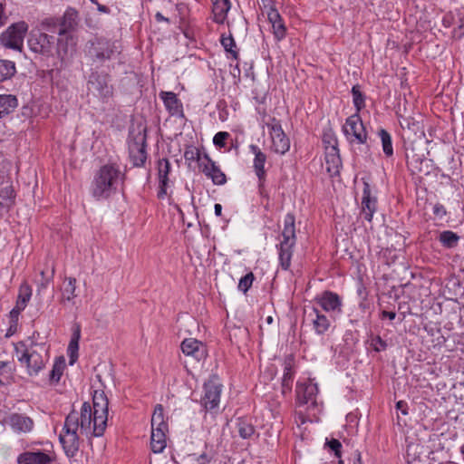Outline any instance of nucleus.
Here are the masks:
<instances>
[{
	"label": "nucleus",
	"mask_w": 464,
	"mask_h": 464,
	"mask_svg": "<svg viewBox=\"0 0 464 464\" xmlns=\"http://www.w3.org/2000/svg\"><path fill=\"white\" fill-rule=\"evenodd\" d=\"M109 401L103 392H95L92 406L89 402L82 405L80 413L72 411L65 419L63 432L60 434V442L65 454L72 458L76 456L80 448V433L85 435L90 440L92 449V437H102L107 427Z\"/></svg>",
	"instance_id": "1"
},
{
	"label": "nucleus",
	"mask_w": 464,
	"mask_h": 464,
	"mask_svg": "<svg viewBox=\"0 0 464 464\" xmlns=\"http://www.w3.org/2000/svg\"><path fill=\"white\" fill-rule=\"evenodd\" d=\"M13 345L14 355L26 368L29 376L37 375L49 361L48 351L44 343H37L28 338Z\"/></svg>",
	"instance_id": "2"
},
{
	"label": "nucleus",
	"mask_w": 464,
	"mask_h": 464,
	"mask_svg": "<svg viewBox=\"0 0 464 464\" xmlns=\"http://www.w3.org/2000/svg\"><path fill=\"white\" fill-rule=\"evenodd\" d=\"M124 175L115 165L107 164L102 166L95 174L92 194L97 200L106 199L117 189L120 181H122Z\"/></svg>",
	"instance_id": "3"
},
{
	"label": "nucleus",
	"mask_w": 464,
	"mask_h": 464,
	"mask_svg": "<svg viewBox=\"0 0 464 464\" xmlns=\"http://www.w3.org/2000/svg\"><path fill=\"white\" fill-rule=\"evenodd\" d=\"M283 240L278 246L279 262L284 270H287L291 266L293 247L295 245V216L287 214L284 220V229L282 232Z\"/></svg>",
	"instance_id": "4"
},
{
	"label": "nucleus",
	"mask_w": 464,
	"mask_h": 464,
	"mask_svg": "<svg viewBox=\"0 0 464 464\" xmlns=\"http://www.w3.org/2000/svg\"><path fill=\"white\" fill-rule=\"evenodd\" d=\"M28 28L29 26L24 21L12 24L0 34V44L6 48L22 52Z\"/></svg>",
	"instance_id": "5"
},
{
	"label": "nucleus",
	"mask_w": 464,
	"mask_h": 464,
	"mask_svg": "<svg viewBox=\"0 0 464 464\" xmlns=\"http://www.w3.org/2000/svg\"><path fill=\"white\" fill-rule=\"evenodd\" d=\"M343 131L351 144H364L367 141V131L358 113L346 119Z\"/></svg>",
	"instance_id": "6"
},
{
	"label": "nucleus",
	"mask_w": 464,
	"mask_h": 464,
	"mask_svg": "<svg viewBox=\"0 0 464 464\" xmlns=\"http://www.w3.org/2000/svg\"><path fill=\"white\" fill-rule=\"evenodd\" d=\"M116 52L115 44L104 38H96L91 41L88 48L89 56L94 63H99L111 59Z\"/></svg>",
	"instance_id": "7"
},
{
	"label": "nucleus",
	"mask_w": 464,
	"mask_h": 464,
	"mask_svg": "<svg viewBox=\"0 0 464 464\" xmlns=\"http://www.w3.org/2000/svg\"><path fill=\"white\" fill-rule=\"evenodd\" d=\"M130 159L135 167H141L147 160L146 133L139 131L130 133L129 140Z\"/></svg>",
	"instance_id": "8"
},
{
	"label": "nucleus",
	"mask_w": 464,
	"mask_h": 464,
	"mask_svg": "<svg viewBox=\"0 0 464 464\" xmlns=\"http://www.w3.org/2000/svg\"><path fill=\"white\" fill-rule=\"evenodd\" d=\"M267 127L272 139V150L276 153L285 154L290 149V141L281 124L276 119H272L271 122L267 123Z\"/></svg>",
	"instance_id": "9"
},
{
	"label": "nucleus",
	"mask_w": 464,
	"mask_h": 464,
	"mask_svg": "<svg viewBox=\"0 0 464 464\" xmlns=\"http://www.w3.org/2000/svg\"><path fill=\"white\" fill-rule=\"evenodd\" d=\"M314 302L333 318L342 314L343 302L336 293L324 291L314 298Z\"/></svg>",
	"instance_id": "10"
},
{
	"label": "nucleus",
	"mask_w": 464,
	"mask_h": 464,
	"mask_svg": "<svg viewBox=\"0 0 464 464\" xmlns=\"http://www.w3.org/2000/svg\"><path fill=\"white\" fill-rule=\"evenodd\" d=\"M53 37L40 31L33 30L28 37L27 44L31 51L45 54L51 52Z\"/></svg>",
	"instance_id": "11"
},
{
	"label": "nucleus",
	"mask_w": 464,
	"mask_h": 464,
	"mask_svg": "<svg viewBox=\"0 0 464 464\" xmlns=\"http://www.w3.org/2000/svg\"><path fill=\"white\" fill-rule=\"evenodd\" d=\"M5 423L15 433H28L34 429V420L27 415L14 412L9 414L5 420Z\"/></svg>",
	"instance_id": "12"
},
{
	"label": "nucleus",
	"mask_w": 464,
	"mask_h": 464,
	"mask_svg": "<svg viewBox=\"0 0 464 464\" xmlns=\"http://www.w3.org/2000/svg\"><path fill=\"white\" fill-rule=\"evenodd\" d=\"M88 83L90 89L103 100L112 95V86L109 84L108 75L92 73Z\"/></svg>",
	"instance_id": "13"
},
{
	"label": "nucleus",
	"mask_w": 464,
	"mask_h": 464,
	"mask_svg": "<svg viewBox=\"0 0 464 464\" xmlns=\"http://www.w3.org/2000/svg\"><path fill=\"white\" fill-rule=\"evenodd\" d=\"M205 394L201 399L202 405L207 410L218 407L221 394V385L214 381H208L204 385Z\"/></svg>",
	"instance_id": "14"
},
{
	"label": "nucleus",
	"mask_w": 464,
	"mask_h": 464,
	"mask_svg": "<svg viewBox=\"0 0 464 464\" xmlns=\"http://www.w3.org/2000/svg\"><path fill=\"white\" fill-rule=\"evenodd\" d=\"M182 353L199 362L207 357V349L203 343L194 338H187L181 343Z\"/></svg>",
	"instance_id": "15"
},
{
	"label": "nucleus",
	"mask_w": 464,
	"mask_h": 464,
	"mask_svg": "<svg viewBox=\"0 0 464 464\" xmlns=\"http://www.w3.org/2000/svg\"><path fill=\"white\" fill-rule=\"evenodd\" d=\"M318 393V387L316 383L304 382L299 383L296 387V401L299 405H304L311 402L315 404V398Z\"/></svg>",
	"instance_id": "16"
},
{
	"label": "nucleus",
	"mask_w": 464,
	"mask_h": 464,
	"mask_svg": "<svg viewBox=\"0 0 464 464\" xmlns=\"http://www.w3.org/2000/svg\"><path fill=\"white\" fill-rule=\"evenodd\" d=\"M377 208L376 198L372 197L370 184L363 181L362 199V215L364 219L372 221L374 212Z\"/></svg>",
	"instance_id": "17"
},
{
	"label": "nucleus",
	"mask_w": 464,
	"mask_h": 464,
	"mask_svg": "<svg viewBox=\"0 0 464 464\" xmlns=\"http://www.w3.org/2000/svg\"><path fill=\"white\" fill-rule=\"evenodd\" d=\"M266 11L267 19L272 25L273 34L277 40H282L286 34V28L278 11L273 5L264 8Z\"/></svg>",
	"instance_id": "18"
},
{
	"label": "nucleus",
	"mask_w": 464,
	"mask_h": 464,
	"mask_svg": "<svg viewBox=\"0 0 464 464\" xmlns=\"http://www.w3.org/2000/svg\"><path fill=\"white\" fill-rule=\"evenodd\" d=\"M207 163L200 164L202 172L215 185H223L227 181L226 175L223 171L216 165V163L206 154L204 156Z\"/></svg>",
	"instance_id": "19"
},
{
	"label": "nucleus",
	"mask_w": 464,
	"mask_h": 464,
	"mask_svg": "<svg viewBox=\"0 0 464 464\" xmlns=\"http://www.w3.org/2000/svg\"><path fill=\"white\" fill-rule=\"evenodd\" d=\"M249 150L255 155L253 168L256 175L258 178L259 187H262L266 177V171L265 169L266 155L264 152H262L261 150L255 144H251L249 146Z\"/></svg>",
	"instance_id": "20"
},
{
	"label": "nucleus",
	"mask_w": 464,
	"mask_h": 464,
	"mask_svg": "<svg viewBox=\"0 0 464 464\" xmlns=\"http://www.w3.org/2000/svg\"><path fill=\"white\" fill-rule=\"evenodd\" d=\"M170 171V163L168 159L163 158L158 160V178H159V191L158 198L162 199L167 195V187L169 183V173Z\"/></svg>",
	"instance_id": "21"
},
{
	"label": "nucleus",
	"mask_w": 464,
	"mask_h": 464,
	"mask_svg": "<svg viewBox=\"0 0 464 464\" xmlns=\"http://www.w3.org/2000/svg\"><path fill=\"white\" fill-rule=\"evenodd\" d=\"M79 22V14L73 8H68L60 23V29L58 34L60 35L66 34L70 32L76 30Z\"/></svg>",
	"instance_id": "22"
},
{
	"label": "nucleus",
	"mask_w": 464,
	"mask_h": 464,
	"mask_svg": "<svg viewBox=\"0 0 464 464\" xmlns=\"http://www.w3.org/2000/svg\"><path fill=\"white\" fill-rule=\"evenodd\" d=\"M160 97L164 102L167 111L173 116L183 115V106L177 95L172 92H161Z\"/></svg>",
	"instance_id": "23"
},
{
	"label": "nucleus",
	"mask_w": 464,
	"mask_h": 464,
	"mask_svg": "<svg viewBox=\"0 0 464 464\" xmlns=\"http://www.w3.org/2000/svg\"><path fill=\"white\" fill-rule=\"evenodd\" d=\"M52 458L43 451H26L17 457V464H51Z\"/></svg>",
	"instance_id": "24"
},
{
	"label": "nucleus",
	"mask_w": 464,
	"mask_h": 464,
	"mask_svg": "<svg viewBox=\"0 0 464 464\" xmlns=\"http://www.w3.org/2000/svg\"><path fill=\"white\" fill-rule=\"evenodd\" d=\"M325 165L326 170L331 176L339 174L341 158L338 148L332 147L330 148V150L325 151Z\"/></svg>",
	"instance_id": "25"
},
{
	"label": "nucleus",
	"mask_w": 464,
	"mask_h": 464,
	"mask_svg": "<svg viewBox=\"0 0 464 464\" xmlns=\"http://www.w3.org/2000/svg\"><path fill=\"white\" fill-rule=\"evenodd\" d=\"M309 316H313L312 324L317 334H323L329 329L331 325L330 320L326 315L321 314L317 308L313 307Z\"/></svg>",
	"instance_id": "26"
},
{
	"label": "nucleus",
	"mask_w": 464,
	"mask_h": 464,
	"mask_svg": "<svg viewBox=\"0 0 464 464\" xmlns=\"http://www.w3.org/2000/svg\"><path fill=\"white\" fill-rule=\"evenodd\" d=\"M81 338V326L75 324L72 326V338L69 343L67 353L70 359V364H73L78 358L79 341Z\"/></svg>",
	"instance_id": "27"
},
{
	"label": "nucleus",
	"mask_w": 464,
	"mask_h": 464,
	"mask_svg": "<svg viewBox=\"0 0 464 464\" xmlns=\"http://www.w3.org/2000/svg\"><path fill=\"white\" fill-rule=\"evenodd\" d=\"M230 9L229 0H216L213 3L212 13L214 21L218 24H223L226 20L227 14Z\"/></svg>",
	"instance_id": "28"
},
{
	"label": "nucleus",
	"mask_w": 464,
	"mask_h": 464,
	"mask_svg": "<svg viewBox=\"0 0 464 464\" xmlns=\"http://www.w3.org/2000/svg\"><path fill=\"white\" fill-rule=\"evenodd\" d=\"M65 359L63 356L57 357L49 373V382L52 385L57 384L65 369Z\"/></svg>",
	"instance_id": "29"
},
{
	"label": "nucleus",
	"mask_w": 464,
	"mask_h": 464,
	"mask_svg": "<svg viewBox=\"0 0 464 464\" xmlns=\"http://www.w3.org/2000/svg\"><path fill=\"white\" fill-rule=\"evenodd\" d=\"M17 106V99L13 95H0V119L12 112Z\"/></svg>",
	"instance_id": "30"
},
{
	"label": "nucleus",
	"mask_w": 464,
	"mask_h": 464,
	"mask_svg": "<svg viewBox=\"0 0 464 464\" xmlns=\"http://www.w3.org/2000/svg\"><path fill=\"white\" fill-rule=\"evenodd\" d=\"M150 446L154 453L162 452L166 448V433L151 430Z\"/></svg>",
	"instance_id": "31"
},
{
	"label": "nucleus",
	"mask_w": 464,
	"mask_h": 464,
	"mask_svg": "<svg viewBox=\"0 0 464 464\" xmlns=\"http://www.w3.org/2000/svg\"><path fill=\"white\" fill-rule=\"evenodd\" d=\"M31 296V286L26 282L23 283L19 287L18 296L16 300V305H18V308H22L24 310Z\"/></svg>",
	"instance_id": "32"
},
{
	"label": "nucleus",
	"mask_w": 464,
	"mask_h": 464,
	"mask_svg": "<svg viewBox=\"0 0 464 464\" xmlns=\"http://www.w3.org/2000/svg\"><path fill=\"white\" fill-rule=\"evenodd\" d=\"M76 279L74 277H68L65 279L62 293L63 299L66 301H72L77 296L76 293Z\"/></svg>",
	"instance_id": "33"
},
{
	"label": "nucleus",
	"mask_w": 464,
	"mask_h": 464,
	"mask_svg": "<svg viewBox=\"0 0 464 464\" xmlns=\"http://www.w3.org/2000/svg\"><path fill=\"white\" fill-rule=\"evenodd\" d=\"M16 72L15 64L12 61L0 60V82L13 77Z\"/></svg>",
	"instance_id": "34"
},
{
	"label": "nucleus",
	"mask_w": 464,
	"mask_h": 464,
	"mask_svg": "<svg viewBox=\"0 0 464 464\" xmlns=\"http://www.w3.org/2000/svg\"><path fill=\"white\" fill-rule=\"evenodd\" d=\"M14 192L12 187H6L0 191V210H7L14 203Z\"/></svg>",
	"instance_id": "35"
},
{
	"label": "nucleus",
	"mask_w": 464,
	"mask_h": 464,
	"mask_svg": "<svg viewBox=\"0 0 464 464\" xmlns=\"http://www.w3.org/2000/svg\"><path fill=\"white\" fill-rule=\"evenodd\" d=\"M220 43L227 53H230L233 59L238 58V52L237 50L236 42L231 34L228 35L222 34Z\"/></svg>",
	"instance_id": "36"
},
{
	"label": "nucleus",
	"mask_w": 464,
	"mask_h": 464,
	"mask_svg": "<svg viewBox=\"0 0 464 464\" xmlns=\"http://www.w3.org/2000/svg\"><path fill=\"white\" fill-rule=\"evenodd\" d=\"M459 240V237L456 233L450 230L443 231L440 235V243L448 248L456 246Z\"/></svg>",
	"instance_id": "37"
},
{
	"label": "nucleus",
	"mask_w": 464,
	"mask_h": 464,
	"mask_svg": "<svg viewBox=\"0 0 464 464\" xmlns=\"http://www.w3.org/2000/svg\"><path fill=\"white\" fill-rule=\"evenodd\" d=\"M379 136L382 140V150H383L384 154L387 157H392L393 155V148H392L391 135L384 129H381L379 130Z\"/></svg>",
	"instance_id": "38"
},
{
	"label": "nucleus",
	"mask_w": 464,
	"mask_h": 464,
	"mask_svg": "<svg viewBox=\"0 0 464 464\" xmlns=\"http://www.w3.org/2000/svg\"><path fill=\"white\" fill-rule=\"evenodd\" d=\"M400 124L403 129L411 130L414 132L420 131L421 133H423V130L420 121H417L414 119L401 117V119L400 120Z\"/></svg>",
	"instance_id": "39"
},
{
	"label": "nucleus",
	"mask_w": 464,
	"mask_h": 464,
	"mask_svg": "<svg viewBox=\"0 0 464 464\" xmlns=\"http://www.w3.org/2000/svg\"><path fill=\"white\" fill-rule=\"evenodd\" d=\"M352 93L353 98V104L357 110V111H360L364 106V97L360 91V87L358 85H354L352 88Z\"/></svg>",
	"instance_id": "40"
},
{
	"label": "nucleus",
	"mask_w": 464,
	"mask_h": 464,
	"mask_svg": "<svg viewBox=\"0 0 464 464\" xmlns=\"http://www.w3.org/2000/svg\"><path fill=\"white\" fill-rule=\"evenodd\" d=\"M294 378V372L292 371V366L290 363H285L284 369V375L282 379V386L284 389H291L292 382Z\"/></svg>",
	"instance_id": "41"
},
{
	"label": "nucleus",
	"mask_w": 464,
	"mask_h": 464,
	"mask_svg": "<svg viewBox=\"0 0 464 464\" xmlns=\"http://www.w3.org/2000/svg\"><path fill=\"white\" fill-rule=\"evenodd\" d=\"M237 427H238V433H239L240 437L243 439L250 438L255 432L254 427L251 424H249L244 420H240L237 424Z\"/></svg>",
	"instance_id": "42"
},
{
	"label": "nucleus",
	"mask_w": 464,
	"mask_h": 464,
	"mask_svg": "<svg viewBox=\"0 0 464 464\" xmlns=\"http://www.w3.org/2000/svg\"><path fill=\"white\" fill-rule=\"evenodd\" d=\"M14 371L13 362L0 361V383H3L2 378H8Z\"/></svg>",
	"instance_id": "43"
},
{
	"label": "nucleus",
	"mask_w": 464,
	"mask_h": 464,
	"mask_svg": "<svg viewBox=\"0 0 464 464\" xmlns=\"http://www.w3.org/2000/svg\"><path fill=\"white\" fill-rule=\"evenodd\" d=\"M254 278L255 277L252 272L246 274L239 280L238 289L244 293H246L247 290L251 287Z\"/></svg>",
	"instance_id": "44"
},
{
	"label": "nucleus",
	"mask_w": 464,
	"mask_h": 464,
	"mask_svg": "<svg viewBox=\"0 0 464 464\" xmlns=\"http://www.w3.org/2000/svg\"><path fill=\"white\" fill-rule=\"evenodd\" d=\"M164 420L163 407L161 404H157L154 409V412L151 417V427H154L155 424H160Z\"/></svg>",
	"instance_id": "45"
},
{
	"label": "nucleus",
	"mask_w": 464,
	"mask_h": 464,
	"mask_svg": "<svg viewBox=\"0 0 464 464\" xmlns=\"http://www.w3.org/2000/svg\"><path fill=\"white\" fill-rule=\"evenodd\" d=\"M323 142L324 143L325 145V151L326 150H330V148L332 147H335V148H338L337 145H338V142H337V140L336 138L334 136L333 133L331 132H328V133H324V137H323Z\"/></svg>",
	"instance_id": "46"
},
{
	"label": "nucleus",
	"mask_w": 464,
	"mask_h": 464,
	"mask_svg": "<svg viewBox=\"0 0 464 464\" xmlns=\"http://www.w3.org/2000/svg\"><path fill=\"white\" fill-rule=\"evenodd\" d=\"M229 134L226 131L218 132L213 138V143L219 148H224L226 145V140L228 138Z\"/></svg>",
	"instance_id": "47"
},
{
	"label": "nucleus",
	"mask_w": 464,
	"mask_h": 464,
	"mask_svg": "<svg viewBox=\"0 0 464 464\" xmlns=\"http://www.w3.org/2000/svg\"><path fill=\"white\" fill-rule=\"evenodd\" d=\"M454 32L459 37L464 36V6L459 11V25Z\"/></svg>",
	"instance_id": "48"
},
{
	"label": "nucleus",
	"mask_w": 464,
	"mask_h": 464,
	"mask_svg": "<svg viewBox=\"0 0 464 464\" xmlns=\"http://www.w3.org/2000/svg\"><path fill=\"white\" fill-rule=\"evenodd\" d=\"M326 445L334 452V455L338 458L341 457V442L336 439H332L326 441Z\"/></svg>",
	"instance_id": "49"
},
{
	"label": "nucleus",
	"mask_w": 464,
	"mask_h": 464,
	"mask_svg": "<svg viewBox=\"0 0 464 464\" xmlns=\"http://www.w3.org/2000/svg\"><path fill=\"white\" fill-rule=\"evenodd\" d=\"M184 157L188 161L199 160V151L196 148H189L185 150Z\"/></svg>",
	"instance_id": "50"
},
{
	"label": "nucleus",
	"mask_w": 464,
	"mask_h": 464,
	"mask_svg": "<svg viewBox=\"0 0 464 464\" xmlns=\"http://www.w3.org/2000/svg\"><path fill=\"white\" fill-rule=\"evenodd\" d=\"M22 311H24V309L18 308V305L15 304V306L9 313L10 323L17 324L18 317Z\"/></svg>",
	"instance_id": "51"
},
{
	"label": "nucleus",
	"mask_w": 464,
	"mask_h": 464,
	"mask_svg": "<svg viewBox=\"0 0 464 464\" xmlns=\"http://www.w3.org/2000/svg\"><path fill=\"white\" fill-rule=\"evenodd\" d=\"M7 21L5 14V7L4 4H0V27L4 26Z\"/></svg>",
	"instance_id": "52"
},
{
	"label": "nucleus",
	"mask_w": 464,
	"mask_h": 464,
	"mask_svg": "<svg viewBox=\"0 0 464 464\" xmlns=\"http://www.w3.org/2000/svg\"><path fill=\"white\" fill-rule=\"evenodd\" d=\"M151 430L161 431L166 433L168 431V424L165 421H163L160 424H155L154 427H151Z\"/></svg>",
	"instance_id": "53"
},
{
	"label": "nucleus",
	"mask_w": 464,
	"mask_h": 464,
	"mask_svg": "<svg viewBox=\"0 0 464 464\" xmlns=\"http://www.w3.org/2000/svg\"><path fill=\"white\" fill-rule=\"evenodd\" d=\"M197 460L199 462V464H208L210 462L211 457L206 453H202L198 457Z\"/></svg>",
	"instance_id": "54"
},
{
	"label": "nucleus",
	"mask_w": 464,
	"mask_h": 464,
	"mask_svg": "<svg viewBox=\"0 0 464 464\" xmlns=\"http://www.w3.org/2000/svg\"><path fill=\"white\" fill-rule=\"evenodd\" d=\"M397 410H400L403 415H406L407 412V403L403 401H399L396 403Z\"/></svg>",
	"instance_id": "55"
},
{
	"label": "nucleus",
	"mask_w": 464,
	"mask_h": 464,
	"mask_svg": "<svg viewBox=\"0 0 464 464\" xmlns=\"http://www.w3.org/2000/svg\"><path fill=\"white\" fill-rule=\"evenodd\" d=\"M50 276H47V278L42 279L41 283L38 285V291H41L42 289H44L47 287L49 282H50Z\"/></svg>",
	"instance_id": "56"
},
{
	"label": "nucleus",
	"mask_w": 464,
	"mask_h": 464,
	"mask_svg": "<svg viewBox=\"0 0 464 464\" xmlns=\"http://www.w3.org/2000/svg\"><path fill=\"white\" fill-rule=\"evenodd\" d=\"M17 324L10 323V326L5 334L6 337L13 335L16 332Z\"/></svg>",
	"instance_id": "57"
},
{
	"label": "nucleus",
	"mask_w": 464,
	"mask_h": 464,
	"mask_svg": "<svg viewBox=\"0 0 464 464\" xmlns=\"http://www.w3.org/2000/svg\"><path fill=\"white\" fill-rule=\"evenodd\" d=\"M382 318H389L390 320H393L396 317V314L394 312L382 311Z\"/></svg>",
	"instance_id": "58"
},
{
	"label": "nucleus",
	"mask_w": 464,
	"mask_h": 464,
	"mask_svg": "<svg viewBox=\"0 0 464 464\" xmlns=\"http://www.w3.org/2000/svg\"><path fill=\"white\" fill-rule=\"evenodd\" d=\"M434 213L436 215H445L446 214V211L443 208V206H440V205H437L434 207Z\"/></svg>",
	"instance_id": "59"
},
{
	"label": "nucleus",
	"mask_w": 464,
	"mask_h": 464,
	"mask_svg": "<svg viewBox=\"0 0 464 464\" xmlns=\"http://www.w3.org/2000/svg\"><path fill=\"white\" fill-rule=\"evenodd\" d=\"M96 5H97V9H98L99 12L104 13V14H109L110 13V9L106 5H101L99 3Z\"/></svg>",
	"instance_id": "60"
},
{
	"label": "nucleus",
	"mask_w": 464,
	"mask_h": 464,
	"mask_svg": "<svg viewBox=\"0 0 464 464\" xmlns=\"http://www.w3.org/2000/svg\"><path fill=\"white\" fill-rule=\"evenodd\" d=\"M155 18L158 22H163V21H166V22H169V19L164 17L162 15L161 13L158 12L156 14H155Z\"/></svg>",
	"instance_id": "61"
},
{
	"label": "nucleus",
	"mask_w": 464,
	"mask_h": 464,
	"mask_svg": "<svg viewBox=\"0 0 464 464\" xmlns=\"http://www.w3.org/2000/svg\"><path fill=\"white\" fill-rule=\"evenodd\" d=\"M275 0H260L263 8H266L267 6H270L274 4Z\"/></svg>",
	"instance_id": "62"
},
{
	"label": "nucleus",
	"mask_w": 464,
	"mask_h": 464,
	"mask_svg": "<svg viewBox=\"0 0 464 464\" xmlns=\"http://www.w3.org/2000/svg\"><path fill=\"white\" fill-rule=\"evenodd\" d=\"M214 209H215V214L218 217L221 216L222 206L220 204H216L215 207H214Z\"/></svg>",
	"instance_id": "63"
},
{
	"label": "nucleus",
	"mask_w": 464,
	"mask_h": 464,
	"mask_svg": "<svg viewBox=\"0 0 464 464\" xmlns=\"http://www.w3.org/2000/svg\"><path fill=\"white\" fill-rule=\"evenodd\" d=\"M377 340H378L379 344H381L382 347L384 349L386 346L385 343L381 339V337H377Z\"/></svg>",
	"instance_id": "64"
}]
</instances>
